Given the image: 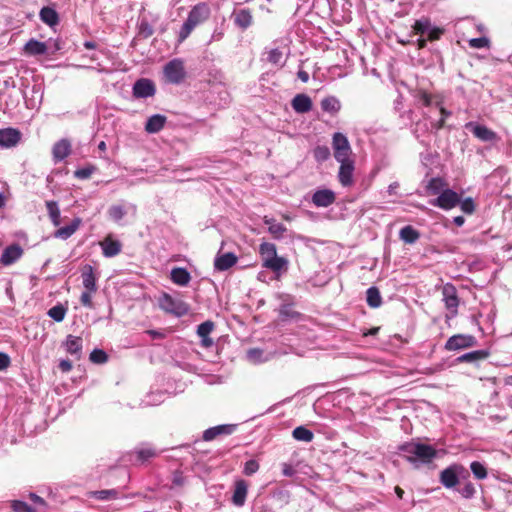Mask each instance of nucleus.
<instances>
[{
    "label": "nucleus",
    "instance_id": "12",
    "mask_svg": "<svg viewBox=\"0 0 512 512\" xmlns=\"http://www.w3.org/2000/svg\"><path fill=\"white\" fill-rule=\"evenodd\" d=\"M236 424H221L217 426L210 427L203 432L202 439L204 441H212L216 439L218 436L222 435H231L236 431Z\"/></svg>",
    "mask_w": 512,
    "mask_h": 512
},
{
    "label": "nucleus",
    "instance_id": "21",
    "mask_svg": "<svg viewBox=\"0 0 512 512\" xmlns=\"http://www.w3.org/2000/svg\"><path fill=\"white\" fill-rule=\"evenodd\" d=\"M66 351L79 360L82 356L83 340L81 337L68 335L64 342Z\"/></svg>",
    "mask_w": 512,
    "mask_h": 512
},
{
    "label": "nucleus",
    "instance_id": "49",
    "mask_svg": "<svg viewBox=\"0 0 512 512\" xmlns=\"http://www.w3.org/2000/svg\"><path fill=\"white\" fill-rule=\"evenodd\" d=\"M97 170L95 165L89 164L85 167L79 168L74 172V176L77 179L85 180L90 178V176Z\"/></svg>",
    "mask_w": 512,
    "mask_h": 512
},
{
    "label": "nucleus",
    "instance_id": "30",
    "mask_svg": "<svg viewBox=\"0 0 512 512\" xmlns=\"http://www.w3.org/2000/svg\"><path fill=\"white\" fill-rule=\"evenodd\" d=\"M47 50L46 43L36 39H30L24 46V52L31 56L44 55L47 53Z\"/></svg>",
    "mask_w": 512,
    "mask_h": 512
},
{
    "label": "nucleus",
    "instance_id": "60",
    "mask_svg": "<svg viewBox=\"0 0 512 512\" xmlns=\"http://www.w3.org/2000/svg\"><path fill=\"white\" fill-rule=\"evenodd\" d=\"M163 401V394L161 392L152 393L147 396L145 403L147 405H157Z\"/></svg>",
    "mask_w": 512,
    "mask_h": 512
},
{
    "label": "nucleus",
    "instance_id": "6",
    "mask_svg": "<svg viewBox=\"0 0 512 512\" xmlns=\"http://www.w3.org/2000/svg\"><path fill=\"white\" fill-rule=\"evenodd\" d=\"M468 475L467 470L460 464H453L440 472V483L448 489L454 488L459 483V476Z\"/></svg>",
    "mask_w": 512,
    "mask_h": 512
},
{
    "label": "nucleus",
    "instance_id": "7",
    "mask_svg": "<svg viewBox=\"0 0 512 512\" xmlns=\"http://www.w3.org/2000/svg\"><path fill=\"white\" fill-rule=\"evenodd\" d=\"M460 203V195L452 189H444L437 198L430 201L432 206L450 210Z\"/></svg>",
    "mask_w": 512,
    "mask_h": 512
},
{
    "label": "nucleus",
    "instance_id": "31",
    "mask_svg": "<svg viewBox=\"0 0 512 512\" xmlns=\"http://www.w3.org/2000/svg\"><path fill=\"white\" fill-rule=\"evenodd\" d=\"M263 267H266L275 273H280L287 270L288 260L276 255L272 259H267V261L263 263Z\"/></svg>",
    "mask_w": 512,
    "mask_h": 512
},
{
    "label": "nucleus",
    "instance_id": "54",
    "mask_svg": "<svg viewBox=\"0 0 512 512\" xmlns=\"http://www.w3.org/2000/svg\"><path fill=\"white\" fill-rule=\"evenodd\" d=\"M154 33L153 27L147 22L142 21L139 25V32L138 35L144 39L149 38Z\"/></svg>",
    "mask_w": 512,
    "mask_h": 512
},
{
    "label": "nucleus",
    "instance_id": "28",
    "mask_svg": "<svg viewBox=\"0 0 512 512\" xmlns=\"http://www.w3.org/2000/svg\"><path fill=\"white\" fill-rule=\"evenodd\" d=\"M490 355V352L486 349L481 350H475L468 353H465L461 356H459L456 361L459 363H478L480 361H483L487 359Z\"/></svg>",
    "mask_w": 512,
    "mask_h": 512
},
{
    "label": "nucleus",
    "instance_id": "15",
    "mask_svg": "<svg viewBox=\"0 0 512 512\" xmlns=\"http://www.w3.org/2000/svg\"><path fill=\"white\" fill-rule=\"evenodd\" d=\"M81 278L84 290H89L90 292H97L98 276L95 273V269L93 268V266L89 264L84 265V267L81 270Z\"/></svg>",
    "mask_w": 512,
    "mask_h": 512
},
{
    "label": "nucleus",
    "instance_id": "35",
    "mask_svg": "<svg viewBox=\"0 0 512 512\" xmlns=\"http://www.w3.org/2000/svg\"><path fill=\"white\" fill-rule=\"evenodd\" d=\"M399 238L406 244H414L420 238V233L411 225H407L401 228Z\"/></svg>",
    "mask_w": 512,
    "mask_h": 512
},
{
    "label": "nucleus",
    "instance_id": "1",
    "mask_svg": "<svg viewBox=\"0 0 512 512\" xmlns=\"http://www.w3.org/2000/svg\"><path fill=\"white\" fill-rule=\"evenodd\" d=\"M210 15L211 9L207 3L201 2L193 6L188 13L187 19L179 30L178 42L182 43L185 41L197 26L203 24L209 19Z\"/></svg>",
    "mask_w": 512,
    "mask_h": 512
},
{
    "label": "nucleus",
    "instance_id": "46",
    "mask_svg": "<svg viewBox=\"0 0 512 512\" xmlns=\"http://www.w3.org/2000/svg\"><path fill=\"white\" fill-rule=\"evenodd\" d=\"M268 62L276 66H283L285 61L283 60V53L279 48H273L269 51Z\"/></svg>",
    "mask_w": 512,
    "mask_h": 512
},
{
    "label": "nucleus",
    "instance_id": "23",
    "mask_svg": "<svg viewBox=\"0 0 512 512\" xmlns=\"http://www.w3.org/2000/svg\"><path fill=\"white\" fill-rule=\"evenodd\" d=\"M291 105L296 113L304 114L312 109V100L306 94H297L292 99Z\"/></svg>",
    "mask_w": 512,
    "mask_h": 512
},
{
    "label": "nucleus",
    "instance_id": "9",
    "mask_svg": "<svg viewBox=\"0 0 512 512\" xmlns=\"http://www.w3.org/2000/svg\"><path fill=\"white\" fill-rule=\"evenodd\" d=\"M442 296L445 307L450 312V317H455L459 306L456 287L451 283H446L442 288Z\"/></svg>",
    "mask_w": 512,
    "mask_h": 512
},
{
    "label": "nucleus",
    "instance_id": "52",
    "mask_svg": "<svg viewBox=\"0 0 512 512\" xmlns=\"http://www.w3.org/2000/svg\"><path fill=\"white\" fill-rule=\"evenodd\" d=\"M215 324L213 321L207 320L197 327V334L199 337H207L213 331Z\"/></svg>",
    "mask_w": 512,
    "mask_h": 512
},
{
    "label": "nucleus",
    "instance_id": "2",
    "mask_svg": "<svg viewBox=\"0 0 512 512\" xmlns=\"http://www.w3.org/2000/svg\"><path fill=\"white\" fill-rule=\"evenodd\" d=\"M399 450L415 467H418V462L428 464L437 456V451L433 446L413 441L402 444Z\"/></svg>",
    "mask_w": 512,
    "mask_h": 512
},
{
    "label": "nucleus",
    "instance_id": "16",
    "mask_svg": "<svg viewBox=\"0 0 512 512\" xmlns=\"http://www.w3.org/2000/svg\"><path fill=\"white\" fill-rule=\"evenodd\" d=\"M339 163L338 180L343 187H350L353 184L354 160Z\"/></svg>",
    "mask_w": 512,
    "mask_h": 512
},
{
    "label": "nucleus",
    "instance_id": "62",
    "mask_svg": "<svg viewBox=\"0 0 512 512\" xmlns=\"http://www.w3.org/2000/svg\"><path fill=\"white\" fill-rule=\"evenodd\" d=\"M11 363L10 357L4 352H0V371H3L9 367Z\"/></svg>",
    "mask_w": 512,
    "mask_h": 512
},
{
    "label": "nucleus",
    "instance_id": "24",
    "mask_svg": "<svg viewBox=\"0 0 512 512\" xmlns=\"http://www.w3.org/2000/svg\"><path fill=\"white\" fill-rule=\"evenodd\" d=\"M247 483L244 480H238L235 483V489L232 496V503L237 507H242L245 504L247 497Z\"/></svg>",
    "mask_w": 512,
    "mask_h": 512
},
{
    "label": "nucleus",
    "instance_id": "34",
    "mask_svg": "<svg viewBox=\"0 0 512 512\" xmlns=\"http://www.w3.org/2000/svg\"><path fill=\"white\" fill-rule=\"evenodd\" d=\"M321 109L331 115L337 114L341 109V103L335 96H328L321 100Z\"/></svg>",
    "mask_w": 512,
    "mask_h": 512
},
{
    "label": "nucleus",
    "instance_id": "57",
    "mask_svg": "<svg viewBox=\"0 0 512 512\" xmlns=\"http://www.w3.org/2000/svg\"><path fill=\"white\" fill-rule=\"evenodd\" d=\"M259 469V463L255 459L248 460L244 465V474L251 476L256 473Z\"/></svg>",
    "mask_w": 512,
    "mask_h": 512
},
{
    "label": "nucleus",
    "instance_id": "36",
    "mask_svg": "<svg viewBox=\"0 0 512 512\" xmlns=\"http://www.w3.org/2000/svg\"><path fill=\"white\" fill-rule=\"evenodd\" d=\"M40 19L47 25L49 26H54L56 24H58L59 22V16H58V13L56 12V10L54 8H51V7H43L41 10H40Z\"/></svg>",
    "mask_w": 512,
    "mask_h": 512
},
{
    "label": "nucleus",
    "instance_id": "55",
    "mask_svg": "<svg viewBox=\"0 0 512 512\" xmlns=\"http://www.w3.org/2000/svg\"><path fill=\"white\" fill-rule=\"evenodd\" d=\"M460 205L461 210L466 214H472L475 211V204L471 197H467L464 200L460 199Z\"/></svg>",
    "mask_w": 512,
    "mask_h": 512
},
{
    "label": "nucleus",
    "instance_id": "25",
    "mask_svg": "<svg viewBox=\"0 0 512 512\" xmlns=\"http://www.w3.org/2000/svg\"><path fill=\"white\" fill-rule=\"evenodd\" d=\"M171 281L179 286H187L191 281V275L186 268L174 267L170 272Z\"/></svg>",
    "mask_w": 512,
    "mask_h": 512
},
{
    "label": "nucleus",
    "instance_id": "56",
    "mask_svg": "<svg viewBox=\"0 0 512 512\" xmlns=\"http://www.w3.org/2000/svg\"><path fill=\"white\" fill-rule=\"evenodd\" d=\"M459 493L466 499H471L476 493L475 486L471 482H467L460 490Z\"/></svg>",
    "mask_w": 512,
    "mask_h": 512
},
{
    "label": "nucleus",
    "instance_id": "43",
    "mask_svg": "<svg viewBox=\"0 0 512 512\" xmlns=\"http://www.w3.org/2000/svg\"><path fill=\"white\" fill-rule=\"evenodd\" d=\"M444 186L445 183L441 178L434 177L428 181L426 185V190L431 195H440V193L444 190Z\"/></svg>",
    "mask_w": 512,
    "mask_h": 512
},
{
    "label": "nucleus",
    "instance_id": "42",
    "mask_svg": "<svg viewBox=\"0 0 512 512\" xmlns=\"http://www.w3.org/2000/svg\"><path fill=\"white\" fill-rule=\"evenodd\" d=\"M46 208L50 217L51 222L54 226H59L60 220V209L56 201H47Z\"/></svg>",
    "mask_w": 512,
    "mask_h": 512
},
{
    "label": "nucleus",
    "instance_id": "18",
    "mask_svg": "<svg viewBox=\"0 0 512 512\" xmlns=\"http://www.w3.org/2000/svg\"><path fill=\"white\" fill-rule=\"evenodd\" d=\"M23 255V249L19 244H12L7 246L1 257L0 262L4 266H10L19 260Z\"/></svg>",
    "mask_w": 512,
    "mask_h": 512
},
{
    "label": "nucleus",
    "instance_id": "20",
    "mask_svg": "<svg viewBox=\"0 0 512 512\" xmlns=\"http://www.w3.org/2000/svg\"><path fill=\"white\" fill-rule=\"evenodd\" d=\"M237 256L232 252L217 254L214 259V268L217 271H226L237 263Z\"/></svg>",
    "mask_w": 512,
    "mask_h": 512
},
{
    "label": "nucleus",
    "instance_id": "50",
    "mask_svg": "<svg viewBox=\"0 0 512 512\" xmlns=\"http://www.w3.org/2000/svg\"><path fill=\"white\" fill-rule=\"evenodd\" d=\"M11 508L14 512H37V509L21 500L11 501Z\"/></svg>",
    "mask_w": 512,
    "mask_h": 512
},
{
    "label": "nucleus",
    "instance_id": "33",
    "mask_svg": "<svg viewBox=\"0 0 512 512\" xmlns=\"http://www.w3.org/2000/svg\"><path fill=\"white\" fill-rule=\"evenodd\" d=\"M264 223L268 226V231L275 239L283 238L284 233L287 231V228L282 223L276 222L272 218L264 217Z\"/></svg>",
    "mask_w": 512,
    "mask_h": 512
},
{
    "label": "nucleus",
    "instance_id": "51",
    "mask_svg": "<svg viewBox=\"0 0 512 512\" xmlns=\"http://www.w3.org/2000/svg\"><path fill=\"white\" fill-rule=\"evenodd\" d=\"M314 158L317 162H324L329 159L331 153L327 146H317L314 151Z\"/></svg>",
    "mask_w": 512,
    "mask_h": 512
},
{
    "label": "nucleus",
    "instance_id": "29",
    "mask_svg": "<svg viewBox=\"0 0 512 512\" xmlns=\"http://www.w3.org/2000/svg\"><path fill=\"white\" fill-rule=\"evenodd\" d=\"M234 23L242 30H246L252 24L253 17L249 9H240L233 13Z\"/></svg>",
    "mask_w": 512,
    "mask_h": 512
},
{
    "label": "nucleus",
    "instance_id": "58",
    "mask_svg": "<svg viewBox=\"0 0 512 512\" xmlns=\"http://www.w3.org/2000/svg\"><path fill=\"white\" fill-rule=\"evenodd\" d=\"M96 292H90L89 290H84L82 293H81V296H80V302L81 304L84 306V307H87V308H92L93 307V302H92V295L95 294Z\"/></svg>",
    "mask_w": 512,
    "mask_h": 512
},
{
    "label": "nucleus",
    "instance_id": "64",
    "mask_svg": "<svg viewBox=\"0 0 512 512\" xmlns=\"http://www.w3.org/2000/svg\"><path fill=\"white\" fill-rule=\"evenodd\" d=\"M296 473L294 467L290 464L284 463L282 464V474L286 477H292Z\"/></svg>",
    "mask_w": 512,
    "mask_h": 512
},
{
    "label": "nucleus",
    "instance_id": "47",
    "mask_svg": "<svg viewBox=\"0 0 512 512\" xmlns=\"http://www.w3.org/2000/svg\"><path fill=\"white\" fill-rule=\"evenodd\" d=\"M89 359L92 363L104 364L108 361V355L104 350L95 348L90 353Z\"/></svg>",
    "mask_w": 512,
    "mask_h": 512
},
{
    "label": "nucleus",
    "instance_id": "53",
    "mask_svg": "<svg viewBox=\"0 0 512 512\" xmlns=\"http://www.w3.org/2000/svg\"><path fill=\"white\" fill-rule=\"evenodd\" d=\"M469 46L474 49L488 48L490 40L487 37L472 38L468 41Z\"/></svg>",
    "mask_w": 512,
    "mask_h": 512
},
{
    "label": "nucleus",
    "instance_id": "38",
    "mask_svg": "<svg viewBox=\"0 0 512 512\" xmlns=\"http://www.w3.org/2000/svg\"><path fill=\"white\" fill-rule=\"evenodd\" d=\"M366 302L371 308H378L382 304V297L377 287L372 286L366 291Z\"/></svg>",
    "mask_w": 512,
    "mask_h": 512
},
{
    "label": "nucleus",
    "instance_id": "61",
    "mask_svg": "<svg viewBox=\"0 0 512 512\" xmlns=\"http://www.w3.org/2000/svg\"><path fill=\"white\" fill-rule=\"evenodd\" d=\"M262 354L263 352L260 349H250L247 356L253 362H260Z\"/></svg>",
    "mask_w": 512,
    "mask_h": 512
},
{
    "label": "nucleus",
    "instance_id": "17",
    "mask_svg": "<svg viewBox=\"0 0 512 512\" xmlns=\"http://www.w3.org/2000/svg\"><path fill=\"white\" fill-rule=\"evenodd\" d=\"M129 210H131L133 215H135L137 212V206L131 203L127 204V206L114 204L109 207L107 214L111 220L116 223H120Z\"/></svg>",
    "mask_w": 512,
    "mask_h": 512
},
{
    "label": "nucleus",
    "instance_id": "45",
    "mask_svg": "<svg viewBox=\"0 0 512 512\" xmlns=\"http://www.w3.org/2000/svg\"><path fill=\"white\" fill-rule=\"evenodd\" d=\"M433 25L431 24V21L427 17H422L415 21L413 25V29L416 34H425L431 29Z\"/></svg>",
    "mask_w": 512,
    "mask_h": 512
},
{
    "label": "nucleus",
    "instance_id": "3",
    "mask_svg": "<svg viewBox=\"0 0 512 512\" xmlns=\"http://www.w3.org/2000/svg\"><path fill=\"white\" fill-rule=\"evenodd\" d=\"M159 307L177 317L186 315L189 312V305L182 300L175 299L168 293H163L158 300Z\"/></svg>",
    "mask_w": 512,
    "mask_h": 512
},
{
    "label": "nucleus",
    "instance_id": "40",
    "mask_svg": "<svg viewBox=\"0 0 512 512\" xmlns=\"http://www.w3.org/2000/svg\"><path fill=\"white\" fill-rule=\"evenodd\" d=\"M135 454H136L137 461L143 463V462L149 460L150 458L156 457L158 453L155 448H153L151 446H144V447L137 448L135 450Z\"/></svg>",
    "mask_w": 512,
    "mask_h": 512
},
{
    "label": "nucleus",
    "instance_id": "5",
    "mask_svg": "<svg viewBox=\"0 0 512 512\" xmlns=\"http://www.w3.org/2000/svg\"><path fill=\"white\" fill-rule=\"evenodd\" d=\"M332 148L337 162L352 160V149L348 138L343 133L336 132L333 134Z\"/></svg>",
    "mask_w": 512,
    "mask_h": 512
},
{
    "label": "nucleus",
    "instance_id": "8",
    "mask_svg": "<svg viewBox=\"0 0 512 512\" xmlns=\"http://www.w3.org/2000/svg\"><path fill=\"white\" fill-rule=\"evenodd\" d=\"M164 74L168 82L172 84H179L185 78L184 64L181 59H173L164 66Z\"/></svg>",
    "mask_w": 512,
    "mask_h": 512
},
{
    "label": "nucleus",
    "instance_id": "48",
    "mask_svg": "<svg viewBox=\"0 0 512 512\" xmlns=\"http://www.w3.org/2000/svg\"><path fill=\"white\" fill-rule=\"evenodd\" d=\"M470 469H471L473 475L475 476V478H477L479 480L485 479L487 477L486 467L478 461H473L470 464Z\"/></svg>",
    "mask_w": 512,
    "mask_h": 512
},
{
    "label": "nucleus",
    "instance_id": "14",
    "mask_svg": "<svg viewBox=\"0 0 512 512\" xmlns=\"http://www.w3.org/2000/svg\"><path fill=\"white\" fill-rule=\"evenodd\" d=\"M21 140V132L16 128L0 129V146L3 148L15 147Z\"/></svg>",
    "mask_w": 512,
    "mask_h": 512
},
{
    "label": "nucleus",
    "instance_id": "59",
    "mask_svg": "<svg viewBox=\"0 0 512 512\" xmlns=\"http://www.w3.org/2000/svg\"><path fill=\"white\" fill-rule=\"evenodd\" d=\"M444 29L436 26H432L431 29L427 32L429 41H435L440 39V37L443 35Z\"/></svg>",
    "mask_w": 512,
    "mask_h": 512
},
{
    "label": "nucleus",
    "instance_id": "44",
    "mask_svg": "<svg viewBox=\"0 0 512 512\" xmlns=\"http://www.w3.org/2000/svg\"><path fill=\"white\" fill-rule=\"evenodd\" d=\"M66 313L67 308L63 304H57L48 310L47 315L56 322H62Z\"/></svg>",
    "mask_w": 512,
    "mask_h": 512
},
{
    "label": "nucleus",
    "instance_id": "10",
    "mask_svg": "<svg viewBox=\"0 0 512 512\" xmlns=\"http://www.w3.org/2000/svg\"><path fill=\"white\" fill-rule=\"evenodd\" d=\"M476 344V338L472 335L457 334L451 336L445 343L448 351L460 350L472 347Z\"/></svg>",
    "mask_w": 512,
    "mask_h": 512
},
{
    "label": "nucleus",
    "instance_id": "13",
    "mask_svg": "<svg viewBox=\"0 0 512 512\" xmlns=\"http://www.w3.org/2000/svg\"><path fill=\"white\" fill-rule=\"evenodd\" d=\"M466 127L472 132V134L484 142H493L497 139V134L486 127L474 122H469Z\"/></svg>",
    "mask_w": 512,
    "mask_h": 512
},
{
    "label": "nucleus",
    "instance_id": "37",
    "mask_svg": "<svg viewBox=\"0 0 512 512\" xmlns=\"http://www.w3.org/2000/svg\"><path fill=\"white\" fill-rule=\"evenodd\" d=\"M91 498L101 500V501H108V500H114L119 498L120 491L118 489H104V490H97L92 491L89 493Z\"/></svg>",
    "mask_w": 512,
    "mask_h": 512
},
{
    "label": "nucleus",
    "instance_id": "27",
    "mask_svg": "<svg viewBox=\"0 0 512 512\" xmlns=\"http://www.w3.org/2000/svg\"><path fill=\"white\" fill-rule=\"evenodd\" d=\"M166 121V116L161 114H154L148 118L145 124V130L150 134L158 133L164 128Z\"/></svg>",
    "mask_w": 512,
    "mask_h": 512
},
{
    "label": "nucleus",
    "instance_id": "26",
    "mask_svg": "<svg viewBox=\"0 0 512 512\" xmlns=\"http://www.w3.org/2000/svg\"><path fill=\"white\" fill-rule=\"evenodd\" d=\"M81 219L74 218L69 225L63 226L54 232V237L62 240L70 238L80 227Z\"/></svg>",
    "mask_w": 512,
    "mask_h": 512
},
{
    "label": "nucleus",
    "instance_id": "39",
    "mask_svg": "<svg viewBox=\"0 0 512 512\" xmlns=\"http://www.w3.org/2000/svg\"><path fill=\"white\" fill-rule=\"evenodd\" d=\"M292 436L294 439L303 442H311L314 438V434L311 430L306 428L305 426H298L292 431Z\"/></svg>",
    "mask_w": 512,
    "mask_h": 512
},
{
    "label": "nucleus",
    "instance_id": "11",
    "mask_svg": "<svg viewBox=\"0 0 512 512\" xmlns=\"http://www.w3.org/2000/svg\"><path fill=\"white\" fill-rule=\"evenodd\" d=\"M132 92L135 98H149L155 95L156 87L152 80L141 78L134 83Z\"/></svg>",
    "mask_w": 512,
    "mask_h": 512
},
{
    "label": "nucleus",
    "instance_id": "41",
    "mask_svg": "<svg viewBox=\"0 0 512 512\" xmlns=\"http://www.w3.org/2000/svg\"><path fill=\"white\" fill-rule=\"evenodd\" d=\"M259 253L264 263L267 259H272L277 255L276 245L270 242H263L260 244Z\"/></svg>",
    "mask_w": 512,
    "mask_h": 512
},
{
    "label": "nucleus",
    "instance_id": "22",
    "mask_svg": "<svg viewBox=\"0 0 512 512\" xmlns=\"http://www.w3.org/2000/svg\"><path fill=\"white\" fill-rule=\"evenodd\" d=\"M71 152V143L67 139H61L53 145L52 154L54 161L64 160Z\"/></svg>",
    "mask_w": 512,
    "mask_h": 512
},
{
    "label": "nucleus",
    "instance_id": "19",
    "mask_svg": "<svg viewBox=\"0 0 512 512\" xmlns=\"http://www.w3.org/2000/svg\"><path fill=\"white\" fill-rule=\"evenodd\" d=\"M336 200L335 193L330 189H320L314 192L312 196V203L316 207H328Z\"/></svg>",
    "mask_w": 512,
    "mask_h": 512
},
{
    "label": "nucleus",
    "instance_id": "32",
    "mask_svg": "<svg viewBox=\"0 0 512 512\" xmlns=\"http://www.w3.org/2000/svg\"><path fill=\"white\" fill-rule=\"evenodd\" d=\"M102 253L105 257L111 258L121 252V243L117 240L106 238L102 243Z\"/></svg>",
    "mask_w": 512,
    "mask_h": 512
},
{
    "label": "nucleus",
    "instance_id": "4",
    "mask_svg": "<svg viewBox=\"0 0 512 512\" xmlns=\"http://www.w3.org/2000/svg\"><path fill=\"white\" fill-rule=\"evenodd\" d=\"M276 298L279 300L280 304L277 309L279 318L282 321L299 319L301 314L295 310L293 307L295 306V298L291 294L288 293H278Z\"/></svg>",
    "mask_w": 512,
    "mask_h": 512
},
{
    "label": "nucleus",
    "instance_id": "63",
    "mask_svg": "<svg viewBox=\"0 0 512 512\" xmlns=\"http://www.w3.org/2000/svg\"><path fill=\"white\" fill-rule=\"evenodd\" d=\"M419 100L425 107H429L433 103L432 96L427 92H421L419 95Z\"/></svg>",
    "mask_w": 512,
    "mask_h": 512
}]
</instances>
